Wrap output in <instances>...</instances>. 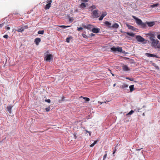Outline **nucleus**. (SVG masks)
<instances>
[{"mask_svg": "<svg viewBox=\"0 0 160 160\" xmlns=\"http://www.w3.org/2000/svg\"><path fill=\"white\" fill-rule=\"evenodd\" d=\"M150 39L151 42V45L153 47L155 48H160V45H158L159 42L158 40H155L152 37H150Z\"/></svg>", "mask_w": 160, "mask_h": 160, "instance_id": "1", "label": "nucleus"}, {"mask_svg": "<svg viewBox=\"0 0 160 160\" xmlns=\"http://www.w3.org/2000/svg\"><path fill=\"white\" fill-rule=\"evenodd\" d=\"M53 57L50 54H47L44 57V59L46 61L50 62L51 60L53 59Z\"/></svg>", "mask_w": 160, "mask_h": 160, "instance_id": "2", "label": "nucleus"}, {"mask_svg": "<svg viewBox=\"0 0 160 160\" xmlns=\"http://www.w3.org/2000/svg\"><path fill=\"white\" fill-rule=\"evenodd\" d=\"M111 49L113 52L118 51V52H121L122 51V48L119 47H118L117 48L113 47L111 48Z\"/></svg>", "mask_w": 160, "mask_h": 160, "instance_id": "3", "label": "nucleus"}, {"mask_svg": "<svg viewBox=\"0 0 160 160\" xmlns=\"http://www.w3.org/2000/svg\"><path fill=\"white\" fill-rule=\"evenodd\" d=\"M136 38L138 42H142L146 40L144 38L142 37L141 36L137 35L136 37Z\"/></svg>", "mask_w": 160, "mask_h": 160, "instance_id": "4", "label": "nucleus"}, {"mask_svg": "<svg viewBox=\"0 0 160 160\" xmlns=\"http://www.w3.org/2000/svg\"><path fill=\"white\" fill-rule=\"evenodd\" d=\"M92 16L94 18H97L99 17L98 10H95L92 11Z\"/></svg>", "mask_w": 160, "mask_h": 160, "instance_id": "5", "label": "nucleus"}, {"mask_svg": "<svg viewBox=\"0 0 160 160\" xmlns=\"http://www.w3.org/2000/svg\"><path fill=\"white\" fill-rule=\"evenodd\" d=\"M47 2L48 3L46 4L44 7V9L46 10L49 9L51 7V4L52 2V0H48L47 1Z\"/></svg>", "mask_w": 160, "mask_h": 160, "instance_id": "6", "label": "nucleus"}, {"mask_svg": "<svg viewBox=\"0 0 160 160\" xmlns=\"http://www.w3.org/2000/svg\"><path fill=\"white\" fill-rule=\"evenodd\" d=\"M132 17L136 20V22L137 24L139 25L141 24L142 21L140 19L134 16H132Z\"/></svg>", "mask_w": 160, "mask_h": 160, "instance_id": "7", "label": "nucleus"}, {"mask_svg": "<svg viewBox=\"0 0 160 160\" xmlns=\"http://www.w3.org/2000/svg\"><path fill=\"white\" fill-rule=\"evenodd\" d=\"M122 69L123 71H128L130 70L128 67L126 65H124L122 67Z\"/></svg>", "mask_w": 160, "mask_h": 160, "instance_id": "8", "label": "nucleus"}, {"mask_svg": "<svg viewBox=\"0 0 160 160\" xmlns=\"http://www.w3.org/2000/svg\"><path fill=\"white\" fill-rule=\"evenodd\" d=\"M100 30V29L99 28H93L92 31L93 33H98L99 32Z\"/></svg>", "mask_w": 160, "mask_h": 160, "instance_id": "9", "label": "nucleus"}, {"mask_svg": "<svg viewBox=\"0 0 160 160\" xmlns=\"http://www.w3.org/2000/svg\"><path fill=\"white\" fill-rule=\"evenodd\" d=\"M107 14V13L106 12H103L100 16V17L99 18V20H102L103 19V18L105 17Z\"/></svg>", "mask_w": 160, "mask_h": 160, "instance_id": "10", "label": "nucleus"}, {"mask_svg": "<svg viewBox=\"0 0 160 160\" xmlns=\"http://www.w3.org/2000/svg\"><path fill=\"white\" fill-rule=\"evenodd\" d=\"M145 54L148 57H157L156 55H155V54H150V53H146Z\"/></svg>", "mask_w": 160, "mask_h": 160, "instance_id": "11", "label": "nucleus"}, {"mask_svg": "<svg viewBox=\"0 0 160 160\" xmlns=\"http://www.w3.org/2000/svg\"><path fill=\"white\" fill-rule=\"evenodd\" d=\"M41 42V39L40 38H37L35 39L34 42L37 45H38L39 43Z\"/></svg>", "mask_w": 160, "mask_h": 160, "instance_id": "12", "label": "nucleus"}, {"mask_svg": "<svg viewBox=\"0 0 160 160\" xmlns=\"http://www.w3.org/2000/svg\"><path fill=\"white\" fill-rule=\"evenodd\" d=\"M13 106H12L11 105H9L7 107V111L9 112L11 114L12 113V109Z\"/></svg>", "mask_w": 160, "mask_h": 160, "instance_id": "13", "label": "nucleus"}, {"mask_svg": "<svg viewBox=\"0 0 160 160\" xmlns=\"http://www.w3.org/2000/svg\"><path fill=\"white\" fill-rule=\"evenodd\" d=\"M147 24L149 27H151L155 24V22H147Z\"/></svg>", "mask_w": 160, "mask_h": 160, "instance_id": "14", "label": "nucleus"}, {"mask_svg": "<svg viewBox=\"0 0 160 160\" xmlns=\"http://www.w3.org/2000/svg\"><path fill=\"white\" fill-rule=\"evenodd\" d=\"M127 27L129 29H131L132 30H135V28L133 26L129 25L128 24H127Z\"/></svg>", "mask_w": 160, "mask_h": 160, "instance_id": "15", "label": "nucleus"}, {"mask_svg": "<svg viewBox=\"0 0 160 160\" xmlns=\"http://www.w3.org/2000/svg\"><path fill=\"white\" fill-rule=\"evenodd\" d=\"M114 28H118L119 27V25L117 23H115L113 24L111 27Z\"/></svg>", "mask_w": 160, "mask_h": 160, "instance_id": "16", "label": "nucleus"}, {"mask_svg": "<svg viewBox=\"0 0 160 160\" xmlns=\"http://www.w3.org/2000/svg\"><path fill=\"white\" fill-rule=\"evenodd\" d=\"M93 26L92 25L90 24H88V25L87 29L89 30L92 31V29L93 28Z\"/></svg>", "mask_w": 160, "mask_h": 160, "instance_id": "17", "label": "nucleus"}, {"mask_svg": "<svg viewBox=\"0 0 160 160\" xmlns=\"http://www.w3.org/2000/svg\"><path fill=\"white\" fill-rule=\"evenodd\" d=\"M15 31H17L18 32H22L24 31V28H23L22 27L18 28L17 30H16Z\"/></svg>", "mask_w": 160, "mask_h": 160, "instance_id": "18", "label": "nucleus"}, {"mask_svg": "<svg viewBox=\"0 0 160 160\" xmlns=\"http://www.w3.org/2000/svg\"><path fill=\"white\" fill-rule=\"evenodd\" d=\"M126 33L128 35L131 37H134L135 36V34L132 32L130 33V32H126Z\"/></svg>", "mask_w": 160, "mask_h": 160, "instance_id": "19", "label": "nucleus"}, {"mask_svg": "<svg viewBox=\"0 0 160 160\" xmlns=\"http://www.w3.org/2000/svg\"><path fill=\"white\" fill-rule=\"evenodd\" d=\"M86 7V4L84 3H82L80 5V7L82 8H84Z\"/></svg>", "mask_w": 160, "mask_h": 160, "instance_id": "20", "label": "nucleus"}, {"mask_svg": "<svg viewBox=\"0 0 160 160\" xmlns=\"http://www.w3.org/2000/svg\"><path fill=\"white\" fill-rule=\"evenodd\" d=\"M130 92H132L134 90V85H131L129 87Z\"/></svg>", "mask_w": 160, "mask_h": 160, "instance_id": "21", "label": "nucleus"}, {"mask_svg": "<svg viewBox=\"0 0 160 160\" xmlns=\"http://www.w3.org/2000/svg\"><path fill=\"white\" fill-rule=\"evenodd\" d=\"M80 98H83L86 101H90V99L88 98L84 97L82 96H81L80 97Z\"/></svg>", "mask_w": 160, "mask_h": 160, "instance_id": "22", "label": "nucleus"}, {"mask_svg": "<svg viewBox=\"0 0 160 160\" xmlns=\"http://www.w3.org/2000/svg\"><path fill=\"white\" fill-rule=\"evenodd\" d=\"M128 85H127L126 84H125V83H123L122 85V88H128Z\"/></svg>", "mask_w": 160, "mask_h": 160, "instance_id": "23", "label": "nucleus"}, {"mask_svg": "<svg viewBox=\"0 0 160 160\" xmlns=\"http://www.w3.org/2000/svg\"><path fill=\"white\" fill-rule=\"evenodd\" d=\"M104 23L106 25L108 26H111V23L107 21H105Z\"/></svg>", "mask_w": 160, "mask_h": 160, "instance_id": "24", "label": "nucleus"}, {"mask_svg": "<svg viewBox=\"0 0 160 160\" xmlns=\"http://www.w3.org/2000/svg\"><path fill=\"white\" fill-rule=\"evenodd\" d=\"M44 31L43 30H40L38 32V34H43L44 33Z\"/></svg>", "mask_w": 160, "mask_h": 160, "instance_id": "25", "label": "nucleus"}, {"mask_svg": "<svg viewBox=\"0 0 160 160\" xmlns=\"http://www.w3.org/2000/svg\"><path fill=\"white\" fill-rule=\"evenodd\" d=\"M96 8V6L94 5H92L90 8L92 10L93 9H95Z\"/></svg>", "mask_w": 160, "mask_h": 160, "instance_id": "26", "label": "nucleus"}, {"mask_svg": "<svg viewBox=\"0 0 160 160\" xmlns=\"http://www.w3.org/2000/svg\"><path fill=\"white\" fill-rule=\"evenodd\" d=\"M59 27H60V28H67V27H70V26H65V25H61V26H59Z\"/></svg>", "mask_w": 160, "mask_h": 160, "instance_id": "27", "label": "nucleus"}, {"mask_svg": "<svg viewBox=\"0 0 160 160\" xmlns=\"http://www.w3.org/2000/svg\"><path fill=\"white\" fill-rule=\"evenodd\" d=\"M126 79H127L131 81H134V79L133 78H130L129 77H126Z\"/></svg>", "mask_w": 160, "mask_h": 160, "instance_id": "28", "label": "nucleus"}, {"mask_svg": "<svg viewBox=\"0 0 160 160\" xmlns=\"http://www.w3.org/2000/svg\"><path fill=\"white\" fill-rule=\"evenodd\" d=\"M50 106H49L45 108V110L47 112H49L50 111Z\"/></svg>", "mask_w": 160, "mask_h": 160, "instance_id": "29", "label": "nucleus"}, {"mask_svg": "<svg viewBox=\"0 0 160 160\" xmlns=\"http://www.w3.org/2000/svg\"><path fill=\"white\" fill-rule=\"evenodd\" d=\"M158 5V3H156V4H153V5H151V7L152 8H154L155 7H157V6Z\"/></svg>", "mask_w": 160, "mask_h": 160, "instance_id": "30", "label": "nucleus"}, {"mask_svg": "<svg viewBox=\"0 0 160 160\" xmlns=\"http://www.w3.org/2000/svg\"><path fill=\"white\" fill-rule=\"evenodd\" d=\"M141 25L142 27H146V24L143 22H142V23L140 25Z\"/></svg>", "mask_w": 160, "mask_h": 160, "instance_id": "31", "label": "nucleus"}, {"mask_svg": "<svg viewBox=\"0 0 160 160\" xmlns=\"http://www.w3.org/2000/svg\"><path fill=\"white\" fill-rule=\"evenodd\" d=\"M133 112H134V111L132 110L129 113L127 114V115H131L132 114Z\"/></svg>", "mask_w": 160, "mask_h": 160, "instance_id": "32", "label": "nucleus"}, {"mask_svg": "<svg viewBox=\"0 0 160 160\" xmlns=\"http://www.w3.org/2000/svg\"><path fill=\"white\" fill-rule=\"evenodd\" d=\"M70 38H70V37L67 38L66 39V42L68 43L69 42L70 39Z\"/></svg>", "mask_w": 160, "mask_h": 160, "instance_id": "33", "label": "nucleus"}, {"mask_svg": "<svg viewBox=\"0 0 160 160\" xmlns=\"http://www.w3.org/2000/svg\"><path fill=\"white\" fill-rule=\"evenodd\" d=\"M116 148V147L113 149V154H114L117 151V149Z\"/></svg>", "mask_w": 160, "mask_h": 160, "instance_id": "34", "label": "nucleus"}, {"mask_svg": "<svg viewBox=\"0 0 160 160\" xmlns=\"http://www.w3.org/2000/svg\"><path fill=\"white\" fill-rule=\"evenodd\" d=\"M3 37L4 38H5L7 39L8 38V35L6 34V35H4Z\"/></svg>", "mask_w": 160, "mask_h": 160, "instance_id": "35", "label": "nucleus"}, {"mask_svg": "<svg viewBox=\"0 0 160 160\" xmlns=\"http://www.w3.org/2000/svg\"><path fill=\"white\" fill-rule=\"evenodd\" d=\"M82 29H83V28L81 27L78 28V31H80L81 30H82Z\"/></svg>", "mask_w": 160, "mask_h": 160, "instance_id": "36", "label": "nucleus"}, {"mask_svg": "<svg viewBox=\"0 0 160 160\" xmlns=\"http://www.w3.org/2000/svg\"><path fill=\"white\" fill-rule=\"evenodd\" d=\"M45 101L49 103H50L51 102V100L50 99L46 100Z\"/></svg>", "mask_w": 160, "mask_h": 160, "instance_id": "37", "label": "nucleus"}, {"mask_svg": "<svg viewBox=\"0 0 160 160\" xmlns=\"http://www.w3.org/2000/svg\"><path fill=\"white\" fill-rule=\"evenodd\" d=\"M82 27L84 28L87 29L88 25H82Z\"/></svg>", "mask_w": 160, "mask_h": 160, "instance_id": "38", "label": "nucleus"}, {"mask_svg": "<svg viewBox=\"0 0 160 160\" xmlns=\"http://www.w3.org/2000/svg\"><path fill=\"white\" fill-rule=\"evenodd\" d=\"M23 28H24V30L25 29H27L28 28V25H25V26H24L23 27Z\"/></svg>", "mask_w": 160, "mask_h": 160, "instance_id": "39", "label": "nucleus"}, {"mask_svg": "<svg viewBox=\"0 0 160 160\" xmlns=\"http://www.w3.org/2000/svg\"><path fill=\"white\" fill-rule=\"evenodd\" d=\"M81 1L84 2H87L88 1V0H81Z\"/></svg>", "mask_w": 160, "mask_h": 160, "instance_id": "40", "label": "nucleus"}, {"mask_svg": "<svg viewBox=\"0 0 160 160\" xmlns=\"http://www.w3.org/2000/svg\"><path fill=\"white\" fill-rule=\"evenodd\" d=\"M5 28L7 30H9L10 29V28L9 27H6Z\"/></svg>", "mask_w": 160, "mask_h": 160, "instance_id": "41", "label": "nucleus"}, {"mask_svg": "<svg viewBox=\"0 0 160 160\" xmlns=\"http://www.w3.org/2000/svg\"><path fill=\"white\" fill-rule=\"evenodd\" d=\"M4 25V23L0 24V28H1Z\"/></svg>", "mask_w": 160, "mask_h": 160, "instance_id": "42", "label": "nucleus"}, {"mask_svg": "<svg viewBox=\"0 0 160 160\" xmlns=\"http://www.w3.org/2000/svg\"><path fill=\"white\" fill-rule=\"evenodd\" d=\"M107 154H105L104 155V156H103V159H105L106 158V157H107Z\"/></svg>", "mask_w": 160, "mask_h": 160, "instance_id": "43", "label": "nucleus"}, {"mask_svg": "<svg viewBox=\"0 0 160 160\" xmlns=\"http://www.w3.org/2000/svg\"><path fill=\"white\" fill-rule=\"evenodd\" d=\"M157 38L158 39H159V40H160V34H159L158 35H157Z\"/></svg>", "mask_w": 160, "mask_h": 160, "instance_id": "44", "label": "nucleus"}, {"mask_svg": "<svg viewBox=\"0 0 160 160\" xmlns=\"http://www.w3.org/2000/svg\"><path fill=\"white\" fill-rule=\"evenodd\" d=\"M95 145V144L93 143L91 145H90V147H92Z\"/></svg>", "mask_w": 160, "mask_h": 160, "instance_id": "45", "label": "nucleus"}, {"mask_svg": "<svg viewBox=\"0 0 160 160\" xmlns=\"http://www.w3.org/2000/svg\"><path fill=\"white\" fill-rule=\"evenodd\" d=\"M64 98H65V97L63 96H62V101H64Z\"/></svg>", "mask_w": 160, "mask_h": 160, "instance_id": "46", "label": "nucleus"}, {"mask_svg": "<svg viewBox=\"0 0 160 160\" xmlns=\"http://www.w3.org/2000/svg\"><path fill=\"white\" fill-rule=\"evenodd\" d=\"M90 36H91V37H92V36H95V34H93V33H91L90 35Z\"/></svg>", "mask_w": 160, "mask_h": 160, "instance_id": "47", "label": "nucleus"}, {"mask_svg": "<svg viewBox=\"0 0 160 160\" xmlns=\"http://www.w3.org/2000/svg\"><path fill=\"white\" fill-rule=\"evenodd\" d=\"M69 21L70 22H72V20L71 18H70L69 19Z\"/></svg>", "mask_w": 160, "mask_h": 160, "instance_id": "48", "label": "nucleus"}, {"mask_svg": "<svg viewBox=\"0 0 160 160\" xmlns=\"http://www.w3.org/2000/svg\"><path fill=\"white\" fill-rule=\"evenodd\" d=\"M142 148H140V149H136V150L137 151H140L141 149H142Z\"/></svg>", "mask_w": 160, "mask_h": 160, "instance_id": "49", "label": "nucleus"}, {"mask_svg": "<svg viewBox=\"0 0 160 160\" xmlns=\"http://www.w3.org/2000/svg\"><path fill=\"white\" fill-rule=\"evenodd\" d=\"M97 141H94L93 143L95 144L97 143Z\"/></svg>", "mask_w": 160, "mask_h": 160, "instance_id": "50", "label": "nucleus"}, {"mask_svg": "<svg viewBox=\"0 0 160 160\" xmlns=\"http://www.w3.org/2000/svg\"><path fill=\"white\" fill-rule=\"evenodd\" d=\"M109 70L110 71V72H111V74H112V75L113 76H114V74H113V73H111V71L110 70Z\"/></svg>", "mask_w": 160, "mask_h": 160, "instance_id": "51", "label": "nucleus"}, {"mask_svg": "<svg viewBox=\"0 0 160 160\" xmlns=\"http://www.w3.org/2000/svg\"><path fill=\"white\" fill-rule=\"evenodd\" d=\"M99 102L100 103V104H102L103 102Z\"/></svg>", "mask_w": 160, "mask_h": 160, "instance_id": "52", "label": "nucleus"}, {"mask_svg": "<svg viewBox=\"0 0 160 160\" xmlns=\"http://www.w3.org/2000/svg\"><path fill=\"white\" fill-rule=\"evenodd\" d=\"M142 115L143 116H145V114L144 113H143V114H142Z\"/></svg>", "mask_w": 160, "mask_h": 160, "instance_id": "53", "label": "nucleus"}, {"mask_svg": "<svg viewBox=\"0 0 160 160\" xmlns=\"http://www.w3.org/2000/svg\"><path fill=\"white\" fill-rule=\"evenodd\" d=\"M115 85H116V84L115 83V84H114L113 85V87H115Z\"/></svg>", "mask_w": 160, "mask_h": 160, "instance_id": "54", "label": "nucleus"}, {"mask_svg": "<svg viewBox=\"0 0 160 160\" xmlns=\"http://www.w3.org/2000/svg\"><path fill=\"white\" fill-rule=\"evenodd\" d=\"M89 132V135H91V133H90V132Z\"/></svg>", "mask_w": 160, "mask_h": 160, "instance_id": "55", "label": "nucleus"}, {"mask_svg": "<svg viewBox=\"0 0 160 160\" xmlns=\"http://www.w3.org/2000/svg\"><path fill=\"white\" fill-rule=\"evenodd\" d=\"M138 112H139V109H138Z\"/></svg>", "mask_w": 160, "mask_h": 160, "instance_id": "56", "label": "nucleus"}, {"mask_svg": "<svg viewBox=\"0 0 160 160\" xmlns=\"http://www.w3.org/2000/svg\"><path fill=\"white\" fill-rule=\"evenodd\" d=\"M1 143V142H0V143Z\"/></svg>", "mask_w": 160, "mask_h": 160, "instance_id": "57", "label": "nucleus"}]
</instances>
